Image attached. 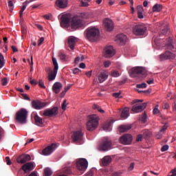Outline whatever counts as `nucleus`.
<instances>
[{
  "instance_id": "1",
  "label": "nucleus",
  "mask_w": 176,
  "mask_h": 176,
  "mask_svg": "<svg viewBox=\"0 0 176 176\" xmlns=\"http://www.w3.org/2000/svg\"><path fill=\"white\" fill-rule=\"evenodd\" d=\"M86 13H82L80 16H74L70 21V26L73 31H76L78 28L85 27V19Z\"/></svg>"
},
{
  "instance_id": "2",
  "label": "nucleus",
  "mask_w": 176,
  "mask_h": 176,
  "mask_svg": "<svg viewBox=\"0 0 176 176\" xmlns=\"http://www.w3.org/2000/svg\"><path fill=\"white\" fill-rule=\"evenodd\" d=\"M85 38L89 42H96L100 39V30L96 28H88L85 31Z\"/></svg>"
},
{
  "instance_id": "3",
  "label": "nucleus",
  "mask_w": 176,
  "mask_h": 176,
  "mask_svg": "<svg viewBox=\"0 0 176 176\" xmlns=\"http://www.w3.org/2000/svg\"><path fill=\"white\" fill-rule=\"evenodd\" d=\"M133 33L137 36H146L148 28L144 23H138L133 27Z\"/></svg>"
},
{
  "instance_id": "4",
  "label": "nucleus",
  "mask_w": 176,
  "mask_h": 176,
  "mask_svg": "<svg viewBox=\"0 0 176 176\" xmlns=\"http://www.w3.org/2000/svg\"><path fill=\"white\" fill-rule=\"evenodd\" d=\"M98 120H100V119L97 115L93 114L89 116V120L87 122V129L89 131L95 130L97 128V126H98Z\"/></svg>"
},
{
  "instance_id": "5",
  "label": "nucleus",
  "mask_w": 176,
  "mask_h": 176,
  "mask_svg": "<svg viewBox=\"0 0 176 176\" xmlns=\"http://www.w3.org/2000/svg\"><path fill=\"white\" fill-rule=\"evenodd\" d=\"M27 116H28V111L25 109H21L16 113L15 120L17 123L24 124L27 123Z\"/></svg>"
},
{
  "instance_id": "6",
  "label": "nucleus",
  "mask_w": 176,
  "mask_h": 176,
  "mask_svg": "<svg viewBox=\"0 0 176 176\" xmlns=\"http://www.w3.org/2000/svg\"><path fill=\"white\" fill-rule=\"evenodd\" d=\"M131 76L133 78H145L146 76V69L142 67H136L132 68Z\"/></svg>"
},
{
  "instance_id": "7",
  "label": "nucleus",
  "mask_w": 176,
  "mask_h": 176,
  "mask_svg": "<svg viewBox=\"0 0 176 176\" xmlns=\"http://www.w3.org/2000/svg\"><path fill=\"white\" fill-rule=\"evenodd\" d=\"M76 164L78 170H79L80 171H82V173H85V170H87L89 162H87V160L85 158H80L77 160Z\"/></svg>"
},
{
  "instance_id": "8",
  "label": "nucleus",
  "mask_w": 176,
  "mask_h": 176,
  "mask_svg": "<svg viewBox=\"0 0 176 176\" xmlns=\"http://www.w3.org/2000/svg\"><path fill=\"white\" fill-rule=\"evenodd\" d=\"M52 63L54 67L53 72L48 74V80H50V82L56 79V76H57V71H58V63H57V59H56V58L52 57Z\"/></svg>"
},
{
  "instance_id": "9",
  "label": "nucleus",
  "mask_w": 176,
  "mask_h": 176,
  "mask_svg": "<svg viewBox=\"0 0 176 176\" xmlns=\"http://www.w3.org/2000/svg\"><path fill=\"white\" fill-rule=\"evenodd\" d=\"M112 145V142L109 138H104L102 140V142L99 145V149L100 151H109V149H111V146Z\"/></svg>"
},
{
  "instance_id": "10",
  "label": "nucleus",
  "mask_w": 176,
  "mask_h": 176,
  "mask_svg": "<svg viewBox=\"0 0 176 176\" xmlns=\"http://www.w3.org/2000/svg\"><path fill=\"white\" fill-rule=\"evenodd\" d=\"M73 142H80L83 140V132L82 130L75 131L72 135Z\"/></svg>"
},
{
  "instance_id": "11",
  "label": "nucleus",
  "mask_w": 176,
  "mask_h": 176,
  "mask_svg": "<svg viewBox=\"0 0 176 176\" xmlns=\"http://www.w3.org/2000/svg\"><path fill=\"white\" fill-rule=\"evenodd\" d=\"M56 148H57V144L52 143L51 145L43 149L42 155H43L44 156H49V155H52V153L54 152V151L56 150Z\"/></svg>"
},
{
  "instance_id": "12",
  "label": "nucleus",
  "mask_w": 176,
  "mask_h": 176,
  "mask_svg": "<svg viewBox=\"0 0 176 176\" xmlns=\"http://www.w3.org/2000/svg\"><path fill=\"white\" fill-rule=\"evenodd\" d=\"M58 113V108L54 107L52 109H47L44 111L43 115L44 116H48L49 118H52L53 116H57Z\"/></svg>"
},
{
  "instance_id": "13",
  "label": "nucleus",
  "mask_w": 176,
  "mask_h": 176,
  "mask_svg": "<svg viewBox=\"0 0 176 176\" xmlns=\"http://www.w3.org/2000/svg\"><path fill=\"white\" fill-rule=\"evenodd\" d=\"M60 27L62 28H68L69 27V24H71V19L68 15H63L60 18Z\"/></svg>"
},
{
  "instance_id": "14",
  "label": "nucleus",
  "mask_w": 176,
  "mask_h": 176,
  "mask_svg": "<svg viewBox=\"0 0 176 176\" xmlns=\"http://www.w3.org/2000/svg\"><path fill=\"white\" fill-rule=\"evenodd\" d=\"M119 141L121 144H123L124 145H130V144H131V142L133 141V136H131V135L130 134L123 135L122 137L120 138Z\"/></svg>"
},
{
  "instance_id": "15",
  "label": "nucleus",
  "mask_w": 176,
  "mask_h": 176,
  "mask_svg": "<svg viewBox=\"0 0 176 176\" xmlns=\"http://www.w3.org/2000/svg\"><path fill=\"white\" fill-rule=\"evenodd\" d=\"M160 58L162 61L164 60H174L175 58V54L169 51H166L164 54L160 56Z\"/></svg>"
},
{
  "instance_id": "16",
  "label": "nucleus",
  "mask_w": 176,
  "mask_h": 176,
  "mask_svg": "<svg viewBox=\"0 0 176 176\" xmlns=\"http://www.w3.org/2000/svg\"><path fill=\"white\" fill-rule=\"evenodd\" d=\"M46 105H47V103L41 102L40 100L32 101V107L34 108V109L40 110L45 108Z\"/></svg>"
},
{
  "instance_id": "17",
  "label": "nucleus",
  "mask_w": 176,
  "mask_h": 176,
  "mask_svg": "<svg viewBox=\"0 0 176 176\" xmlns=\"http://www.w3.org/2000/svg\"><path fill=\"white\" fill-rule=\"evenodd\" d=\"M113 56H115V50H113V47L111 45L106 47L104 48V56L106 58H111V57Z\"/></svg>"
},
{
  "instance_id": "18",
  "label": "nucleus",
  "mask_w": 176,
  "mask_h": 176,
  "mask_svg": "<svg viewBox=\"0 0 176 176\" xmlns=\"http://www.w3.org/2000/svg\"><path fill=\"white\" fill-rule=\"evenodd\" d=\"M147 103L144 102L142 104H136L132 107V112H135V113H138V112H142L145 108H146Z\"/></svg>"
},
{
  "instance_id": "19",
  "label": "nucleus",
  "mask_w": 176,
  "mask_h": 176,
  "mask_svg": "<svg viewBox=\"0 0 176 176\" xmlns=\"http://www.w3.org/2000/svg\"><path fill=\"white\" fill-rule=\"evenodd\" d=\"M30 160H31V156L30 155L22 154L17 158L16 162L19 164H24V163H27V162H30Z\"/></svg>"
},
{
  "instance_id": "20",
  "label": "nucleus",
  "mask_w": 176,
  "mask_h": 176,
  "mask_svg": "<svg viewBox=\"0 0 176 176\" xmlns=\"http://www.w3.org/2000/svg\"><path fill=\"white\" fill-rule=\"evenodd\" d=\"M103 25L107 31H112L113 30V22L109 19H105L103 21Z\"/></svg>"
},
{
  "instance_id": "21",
  "label": "nucleus",
  "mask_w": 176,
  "mask_h": 176,
  "mask_svg": "<svg viewBox=\"0 0 176 176\" xmlns=\"http://www.w3.org/2000/svg\"><path fill=\"white\" fill-rule=\"evenodd\" d=\"M116 42L119 45H124L127 42V36L120 34L116 36Z\"/></svg>"
},
{
  "instance_id": "22",
  "label": "nucleus",
  "mask_w": 176,
  "mask_h": 176,
  "mask_svg": "<svg viewBox=\"0 0 176 176\" xmlns=\"http://www.w3.org/2000/svg\"><path fill=\"white\" fill-rule=\"evenodd\" d=\"M21 170L24 171L25 174H27V173H30V171L34 170V164L32 162L25 163L21 166Z\"/></svg>"
},
{
  "instance_id": "23",
  "label": "nucleus",
  "mask_w": 176,
  "mask_h": 176,
  "mask_svg": "<svg viewBox=\"0 0 176 176\" xmlns=\"http://www.w3.org/2000/svg\"><path fill=\"white\" fill-rule=\"evenodd\" d=\"M108 76H109V74H108V72L107 71L101 72L98 76L99 83H102L105 82V80L108 79Z\"/></svg>"
},
{
  "instance_id": "24",
  "label": "nucleus",
  "mask_w": 176,
  "mask_h": 176,
  "mask_svg": "<svg viewBox=\"0 0 176 176\" xmlns=\"http://www.w3.org/2000/svg\"><path fill=\"white\" fill-rule=\"evenodd\" d=\"M78 42V38L74 36H71L68 38V46L70 47L71 50L75 49V44Z\"/></svg>"
},
{
  "instance_id": "25",
  "label": "nucleus",
  "mask_w": 176,
  "mask_h": 176,
  "mask_svg": "<svg viewBox=\"0 0 176 176\" xmlns=\"http://www.w3.org/2000/svg\"><path fill=\"white\" fill-rule=\"evenodd\" d=\"M61 89H63V84L60 82H55L52 86V90L56 94H58Z\"/></svg>"
},
{
  "instance_id": "26",
  "label": "nucleus",
  "mask_w": 176,
  "mask_h": 176,
  "mask_svg": "<svg viewBox=\"0 0 176 176\" xmlns=\"http://www.w3.org/2000/svg\"><path fill=\"white\" fill-rule=\"evenodd\" d=\"M56 5L60 9H64L68 6V0H56Z\"/></svg>"
},
{
  "instance_id": "27",
  "label": "nucleus",
  "mask_w": 176,
  "mask_h": 176,
  "mask_svg": "<svg viewBox=\"0 0 176 176\" xmlns=\"http://www.w3.org/2000/svg\"><path fill=\"white\" fill-rule=\"evenodd\" d=\"M34 122L36 126H38L39 127H42V126H43V120L38 115L34 116Z\"/></svg>"
},
{
  "instance_id": "28",
  "label": "nucleus",
  "mask_w": 176,
  "mask_h": 176,
  "mask_svg": "<svg viewBox=\"0 0 176 176\" xmlns=\"http://www.w3.org/2000/svg\"><path fill=\"white\" fill-rule=\"evenodd\" d=\"M111 162H112V158L111 156H105L101 160V164L102 166H108Z\"/></svg>"
},
{
  "instance_id": "29",
  "label": "nucleus",
  "mask_w": 176,
  "mask_h": 176,
  "mask_svg": "<svg viewBox=\"0 0 176 176\" xmlns=\"http://www.w3.org/2000/svg\"><path fill=\"white\" fill-rule=\"evenodd\" d=\"M129 112V108L125 107L124 109H122L121 112V118H123L124 119H127V118H129V116H130V113Z\"/></svg>"
},
{
  "instance_id": "30",
  "label": "nucleus",
  "mask_w": 176,
  "mask_h": 176,
  "mask_svg": "<svg viewBox=\"0 0 176 176\" xmlns=\"http://www.w3.org/2000/svg\"><path fill=\"white\" fill-rule=\"evenodd\" d=\"M120 133H126V131H129L130 129H131V125H121L119 126Z\"/></svg>"
},
{
  "instance_id": "31",
  "label": "nucleus",
  "mask_w": 176,
  "mask_h": 176,
  "mask_svg": "<svg viewBox=\"0 0 176 176\" xmlns=\"http://www.w3.org/2000/svg\"><path fill=\"white\" fill-rule=\"evenodd\" d=\"M104 131H111L112 130V125L111 122H106L102 127Z\"/></svg>"
},
{
  "instance_id": "32",
  "label": "nucleus",
  "mask_w": 176,
  "mask_h": 176,
  "mask_svg": "<svg viewBox=\"0 0 176 176\" xmlns=\"http://www.w3.org/2000/svg\"><path fill=\"white\" fill-rule=\"evenodd\" d=\"M166 47H167V49H168V50H172V52L176 51V48L174 46V44L173 43V41H171V40L167 44Z\"/></svg>"
},
{
  "instance_id": "33",
  "label": "nucleus",
  "mask_w": 176,
  "mask_h": 176,
  "mask_svg": "<svg viewBox=\"0 0 176 176\" xmlns=\"http://www.w3.org/2000/svg\"><path fill=\"white\" fill-rule=\"evenodd\" d=\"M162 9H163L162 4H155L153 7V12H161Z\"/></svg>"
},
{
  "instance_id": "34",
  "label": "nucleus",
  "mask_w": 176,
  "mask_h": 176,
  "mask_svg": "<svg viewBox=\"0 0 176 176\" xmlns=\"http://www.w3.org/2000/svg\"><path fill=\"white\" fill-rule=\"evenodd\" d=\"M3 65H5V58L3 55L0 53V69L3 68Z\"/></svg>"
},
{
  "instance_id": "35",
  "label": "nucleus",
  "mask_w": 176,
  "mask_h": 176,
  "mask_svg": "<svg viewBox=\"0 0 176 176\" xmlns=\"http://www.w3.org/2000/svg\"><path fill=\"white\" fill-rule=\"evenodd\" d=\"M53 173L52 172V170L49 168H46L44 170V175L45 176H51Z\"/></svg>"
},
{
  "instance_id": "36",
  "label": "nucleus",
  "mask_w": 176,
  "mask_h": 176,
  "mask_svg": "<svg viewBox=\"0 0 176 176\" xmlns=\"http://www.w3.org/2000/svg\"><path fill=\"white\" fill-rule=\"evenodd\" d=\"M92 108L93 109H97V111H98V112L100 113H104V112H105L102 109H101V107H100V106L97 104H94Z\"/></svg>"
},
{
  "instance_id": "37",
  "label": "nucleus",
  "mask_w": 176,
  "mask_h": 176,
  "mask_svg": "<svg viewBox=\"0 0 176 176\" xmlns=\"http://www.w3.org/2000/svg\"><path fill=\"white\" fill-rule=\"evenodd\" d=\"M143 135L146 138H151L152 135V132L149 131L148 130H145L143 133Z\"/></svg>"
},
{
  "instance_id": "38",
  "label": "nucleus",
  "mask_w": 176,
  "mask_h": 176,
  "mask_svg": "<svg viewBox=\"0 0 176 176\" xmlns=\"http://www.w3.org/2000/svg\"><path fill=\"white\" fill-rule=\"evenodd\" d=\"M27 8V5H23L19 12V16L20 19H23V12L25 10V9Z\"/></svg>"
},
{
  "instance_id": "39",
  "label": "nucleus",
  "mask_w": 176,
  "mask_h": 176,
  "mask_svg": "<svg viewBox=\"0 0 176 176\" xmlns=\"http://www.w3.org/2000/svg\"><path fill=\"white\" fill-rule=\"evenodd\" d=\"M148 119V116H146V113H144L142 116L141 122L142 123H146V120Z\"/></svg>"
},
{
  "instance_id": "40",
  "label": "nucleus",
  "mask_w": 176,
  "mask_h": 176,
  "mask_svg": "<svg viewBox=\"0 0 176 176\" xmlns=\"http://www.w3.org/2000/svg\"><path fill=\"white\" fill-rule=\"evenodd\" d=\"M59 57H60V59L62 60L63 61H66V60L67 58V55H65V54H64L63 52H60L59 54Z\"/></svg>"
},
{
  "instance_id": "41",
  "label": "nucleus",
  "mask_w": 176,
  "mask_h": 176,
  "mask_svg": "<svg viewBox=\"0 0 176 176\" xmlns=\"http://www.w3.org/2000/svg\"><path fill=\"white\" fill-rule=\"evenodd\" d=\"M146 86H147L146 83L143 82V83H142V84H138V85H136V87H137L138 89H146Z\"/></svg>"
},
{
  "instance_id": "42",
  "label": "nucleus",
  "mask_w": 176,
  "mask_h": 176,
  "mask_svg": "<svg viewBox=\"0 0 176 176\" xmlns=\"http://www.w3.org/2000/svg\"><path fill=\"white\" fill-rule=\"evenodd\" d=\"M111 76H113V78H118V76H120V74H119V72L113 70L111 72Z\"/></svg>"
},
{
  "instance_id": "43",
  "label": "nucleus",
  "mask_w": 176,
  "mask_h": 176,
  "mask_svg": "<svg viewBox=\"0 0 176 176\" xmlns=\"http://www.w3.org/2000/svg\"><path fill=\"white\" fill-rule=\"evenodd\" d=\"M163 137V132H161L160 131L159 132H157L155 133V138L157 140H160Z\"/></svg>"
},
{
  "instance_id": "44",
  "label": "nucleus",
  "mask_w": 176,
  "mask_h": 176,
  "mask_svg": "<svg viewBox=\"0 0 176 176\" xmlns=\"http://www.w3.org/2000/svg\"><path fill=\"white\" fill-rule=\"evenodd\" d=\"M167 32H168V26H165L161 32V34L162 35H166L167 34Z\"/></svg>"
},
{
  "instance_id": "45",
  "label": "nucleus",
  "mask_w": 176,
  "mask_h": 176,
  "mask_svg": "<svg viewBox=\"0 0 176 176\" xmlns=\"http://www.w3.org/2000/svg\"><path fill=\"white\" fill-rule=\"evenodd\" d=\"M8 78L4 77L3 79H1V85L3 86H6L8 85Z\"/></svg>"
},
{
  "instance_id": "46",
  "label": "nucleus",
  "mask_w": 176,
  "mask_h": 176,
  "mask_svg": "<svg viewBox=\"0 0 176 176\" xmlns=\"http://www.w3.org/2000/svg\"><path fill=\"white\" fill-rule=\"evenodd\" d=\"M137 10L138 13H142V12H144V7H142V6H138Z\"/></svg>"
},
{
  "instance_id": "47",
  "label": "nucleus",
  "mask_w": 176,
  "mask_h": 176,
  "mask_svg": "<svg viewBox=\"0 0 176 176\" xmlns=\"http://www.w3.org/2000/svg\"><path fill=\"white\" fill-rule=\"evenodd\" d=\"M38 86H40V87H42V89H46V87H45V82H43V80H39Z\"/></svg>"
},
{
  "instance_id": "48",
  "label": "nucleus",
  "mask_w": 176,
  "mask_h": 176,
  "mask_svg": "<svg viewBox=\"0 0 176 176\" xmlns=\"http://www.w3.org/2000/svg\"><path fill=\"white\" fill-rule=\"evenodd\" d=\"M62 109L63 111H65L67 109V100H65L62 104Z\"/></svg>"
},
{
  "instance_id": "49",
  "label": "nucleus",
  "mask_w": 176,
  "mask_h": 176,
  "mask_svg": "<svg viewBox=\"0 0 176 176\" xmlns=\"http://www.w3.org/2000/svg\"><path fill=\"white\" fill-rule=\"evenodd\" d=\"M113 97H115V98H122V96H120V92L113 93Z\"/></svg>"
},
{
  "instance_id": "50",
  "label": "nucleus",
  "mask_w": 176,
  "mask_h": 176,
  "mask_svg": "<svg viewBox=\"0 0 176 176\" xmlns=\"http://www.w3.org/2000/svg\"><path fill=\"white\" fill-rule=\"evenodd\" d=\"M135 164L134 162L131 163L129 167L128 168L129 171H133L134 170V166Z\"/></svg>"
},
{
  "instance_id": "51",
  "label": "nucleus",
  "mask_w": 176,
  "mask_h": 176,
  "mask_svg": "<svg viewBox=\"0 0 176 176\" xmlns=\"http://www.w3.org/2000/svg\"><path fill=\"white\" fill-rule=\"evenodd\" d=\"M8 6L10 8V10L12 11L13 10V1H8Z\"/></svg>"
},
{
  "instance_id": "52",
  "label": "nucleus",
  "mask_w": 176,
  "mask_h": 176,
  "mask_svg": "<svg viewBox=\"0 0 176 176\" xmlns=\"http://www.w3.org/2000/svg\"><path fill=\"white\" fill-rule=\"evenodd\" d=\"M166 151H168V145H164L161 148L162 152H166Z\"/></svg>"
},
{
  "instance_id": "53",
  "label": "nucleus",
  "mask_w": 176,
  "mask_h": 176,
  "mask_svg": "<svg viewBox=\"0 0 176 176\" xmlns=\"http://www.w3.org/2000/svg\"><path fill=\"white\" fill-rule=\"evenodd\" d=\"M136 141L137 142H140V141H142V135L141 134L138 135L136 137Z\"/></svg>"
},
{
  "instance_id": "54",
  "label": "nucleus",
  "mask_w": 176,
  "mask_h": 176,
  "mask_svg": "<svg viewBox=\"0 0 176 176\" xmlns=\"http://www.w3.org/2000/svg\"><path fill=\"white\" fill-rule=\"evenodd\" d=\"M167 127H168V126H167L166 124H164V125L162 127V129L160 130V131L161 133H164V131H166V130H167Z\"/></svg>"
},
{
  "instance_id": "55",
  "label": "nucleus",
  "mask_w": 176,
  "mask_h": 176,
  "mask_svg": "<svg viewBox=\"0 0 176 176\" xmlns=\"http://www.w3.org/2000/svg\"><path fill=\"white\" fill-rule=\"evenodd\" d=\"M44 41H45V38H43V37L40 38V39L38 41V46H41V45H42V43H43Z\"/></svg>"
},
{
  "instance_id": "56",
  "label": "nucleus",
  "mask_w": 176,
  "mask_h": 176,
  "mask_svg": "<svg viewBox=\"0 0 176 176\" xmlns=\"http://www.w3.org/2000/svg\"><path fill=\"white\" fill-rule=\"evenodd\" d=\"M104 68L109 67V65H111V62L109 60L104 62Z\"/></svg>"
},
{
  "instance_id": "57",
  "label": "nucleus",
  "mask_w": 176,
  "mask_h": 176,
  "mask_svg": "<svg viewBox=\"0 0 176 176\" xmlns=\"http://www.w3.org/2000/svg\"><path fill=\"white\" fill-rule=\"evenodd\" d=\"M45 72H47V75H49L53 72V70H52V69L50 67H46Z\"/></svg>"
},
{
  "instance_id": "58",
  "label": "nucleus",
  "mask_w": 176,
  "mask_h": 176,
  "mask_svg": "<svg viewBox=\"0 0 176 176\" xmlns=\"http://www.w3.org/2000/svg\"><path fill=\"white\" fill-rule=\"evenodd\" d=\"M22 97H23L24 100H27L28 101H30V97H28V95L27 94H22Z\"/></svg>"
},
{
  "instance_id": "59",
  "label": "nucleus",
  "mask_w": 176,
  "mask_h": 176,
  "mask_svg": "<svg viewBox=\"0 0 176 176\" xmlns=\"http://www.w3.org/2000/svg\"><path fill=\"white\" fill-rule=\"evenodd\" d=\"M34 27H36V28H38V30H39L40 31H43V27H42V25H41L38 23H36L34 25Z\"/></svg>"
},
{
  "instance_id": "60",
  "label": "nucleus",
  "mask_w": 176,
  "mask_h": 176,
  "mask_svg": "<svg viewBox=\"0 0 176 176\" xmlns=\"http://www.w3.org/2000/svg\"><path fill=\"white\" fill-rule=\"evenodd\" d=\"M158 105L155 107V108L153 109V112L154 115H157V113H159V109H158Z\"/></svg>"
},
{
  "instance_id": "61",
  "label": "nucleus",
  "mask_w": 176,
  "mask_h": 176,
  "mask_svg": "<svg viewBox=\"0 0 176 176\" xmlns=\"http://www.w3.org/2000/svg\"><path fill=\"white\" fill-rule=\"evenodd\" d=\"M81 3V6L83 7H87L89 6V3H87V1H83L82 0L80 1Z\"/></svg>"
},
{
  "instance_id": "62",
  "label": "nucleus",
  "mask_w": 176,
  "mask_h": 176,
  "mask_svg": "<svg viewBox=\"0 0 176 176\" xmlns=\"http://www.w3.org/2000/svg\"><path fill=\"white\" fill-rule=\"evenodd\" d=\"M6 161L8 166H10V164H12V162H10V158L9 157H6Z\"/></svg>"
},
{
  "instance_id": "63",
  "label": "nucleus",
  "mask_w": 176,
  "mask_h": 176,
  "mask_svg": "<svg viewBox=\"0 0 176 176\" xmlns=\"http://www.w3.org/2000/svg\"><path fill=\"white\" fill-rule=\"evenodd\" d=\"M78 72H80V69H79L78 68H74L73 69V74L74 75H76V74H78Z\"/></svg>"
},
{
  "instance_id": "64",
  "label": "nucleus",
  "mask_w": 176,
  "mask_h": 176,
  "mask_svg": "<svg viewBox=\"0 0 176 176\" xmlns=\"http://www.w3.org/2000/svg\"><path fill=\"white\" fill-rule=\"evenodd\" d=\"M30 83L33 85V86H36V85H38V81L35 80H30Z\"/></svg>"
}]
</instances>
